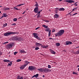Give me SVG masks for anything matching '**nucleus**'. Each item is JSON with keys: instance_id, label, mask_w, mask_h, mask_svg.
I'll use <instances>...</instances> for the list:
<instances>
[{"instance_id": "obj_28", "label": "nucleus", "mask_w": 79, "mask_h": 79, "mask_svg": "<svg viewBox=\"0 0 79 79\" xmlns=\"http://www.w3.org/2000/svg\"><path fill=\"white\" fill-rule=\"evenodd\" d=\"M73 74H76V75H78V74L76 72H73Z\"/></svg>"}, {"instance_id": "obj_43", "label": "nucleus", "mask_w": 79, "mask_h": 79, "mask_svg": "<svg viewBox=\"0 0 79 79\" xmlns=\"http://www.w3.org/2000/svg\"><path fill=\"white\" fill-rule=\"evenodd\" d=\"M8 42H5V43H4V44H8Z\"/></svg>"}, {"instance_id": "obj_62", "label": "nucleus", "mask_w": 79, "mask_h": 79, "mask_svg": "<svg viewBox=\"0 0 79 79\" xmlns=\"http://www.w3.org/2000/svg\"><path fill=\"white\" fill-rule=\"evenodd\" d=\"M3 16H2V17H1L2 19L3 18Z\"/></svg>"}, {"instance_id": "obj_18", "label": "nucleus", "mask_w": 79, "mask_h": 79, "mask_svg": "<svg viewBox=\"0 0 79 79\" xmlns=\"http://www.w3.org/2000/svg\"><path fill=\"white\" fill-rule=\"evenodd\" d=\"M50 52H51V53L52 54H55V52H54L53 50L52 49H50Z\"/></svg>"}, {"instance_id": "obj_58", "label": "nucleus", "mask_w": 79, "mask_h": 79, "mask_svg": "<svg viewBox=\"0 0 79 79\" xmlns=\"http://www.w3.org/2000/svg\"><path fill=\"white\" fill-rule=\"evenodd\" d=\"M43 77H45V76L44 75H43Z\"/></svg>"}, {"instance_id": "obj_26", "label": "nucleus", "mask_w": 79, "mask_h": 79, "mask_svg": "<svg viewBox=\"0 0 79 79\" xmlns=\"http://www.w3.org/2000/svg\"><path fill=\"white\" fill-rule=\"evenodd\" d=\"M25 4V3L24 4H19V5H17V6H21V5H24Z\"/></svg>"}, {"instance_id": "obj_37", "label": "nucleus", "mask_w": 79, "mask_h": 79, "mask_svg": "<svg viewBox=\"0 0 79 79\" xmlns=\"http://www.w3.org/2000/svg\"><path fill=\"white\" fill-rule=\"evenodd\" d=\"M77 13H75V14H73V15H72V16H74V15H77Z\"/></svg>"}, {"instance_id": "obj_34", "label": "nucleus", "mask_w": 79, "mask_h": 79, "mask_svg": "<svg viewBox=\"0 0 79 79\" xmlns=\"http://www.w3.org/2000/svg\"><path fill=\"white\" fill-rule=\"evenodd\" d=\"M3 26H4V27L6 26H7V23H6V24H4Z\"/></svg>"}, {"instance_id": "obj_50", "label": "nucleus", "mask_w": 79, "mask_h": 79, "mask_svg": "<svg viewBox=\"0 0 79 79\" xmlns=\"http://www.w3.org/2000/svg\"><path fill=\"white\" fill-rule=\"evenodd\" d=\"M27 65L25 64H24V65H23V66L24 67H26V66Z\"/></svg>"}, {"instance_id": "obj_49", "label": "nucleus", "mask_w": 79, "mask_h": 79, "mask_svg": "<svg viewBox=\"0 0 79 79\" xmlns=\"http://www.w3.org/2000/svg\"><path fill=\"white\" fill-rule=\"evenodd\" d=\"M41 46V47H42L43 48H44V46L43 45H42V44H41V45H40Z\"/></svg>"}, {"instance_id": "obj_46", "label": "nucleus", "mask_w": 79, "mask_h": 79, "mask_svg": "<svg viewBox=\"0 0 79 79\" xmlns=\"http://www.w3.org/2000/svg\"><path fill=\"white\" fill-rule=\"evenodd\" d=\"M45 22H46V23H49V21H48V20H46L45 21Z\"/></svg>"}, {"instance_id": "obj_42", "label": "nucleus", "mask_w": 79, "mask_h": 79, "mask_svg": "<svg viewBox=\"0 0 79 79\" xmlns=\"http://www.w3.org/2000/svg\"><path fill=\"white\" fill-rule=\"evenodd\" d=\"M74 5L75 6H77V4H74Z\"/></svg>"}, {"instance_id": "obj_48", "label": "nucleus", "mask_w": 79, "mask_h": 79, "mask_svg": "<svg viewBox=\"0 0 79 79\" xmlns=\"http://www.w3.org/2000/svg\"><path fill=\"white\" fill-rule=\"evenodd\" d=\"M25 13H26V11H24L22 13L23 15H24V14Z\"/></svg>"}, {"instance_id": "obj_4", "label": "nucleus", "mask_w": 79, "mask_h": 79, "mask_svg": "<svg viewBox=\"0 0 79 79\" xmlns=\"http://www.w3.org/2000/svg\"><path fill=\"white\" fill-rule=\"evenodd\" d=\"M35 6H36V7L34 9V11L36 13H38V8H39V4H38V3L37 2L35 4Z\"/></svg>"}, {"instance_id": "obj_27", "label": "nucleus", "mask_w": 79, "mask_h": 79, "mask_svg": "<svg viewBox=\"0 0 79 79\" xmlns=\"http://www.w3.org/2000/svg\"><path fill=\"white\" fill-rule=\"evenodd\" d=\"M29 62L27 61L25 62V64H26V65H27V64H29Z\"/></svg>"}, {"instance_id": "obj_7", "label": "nucleus", "mask_w": 79, "mask_h": 79, "mask_svg": "<svg viewBox=\"0 0 79 79\" xmlns=\"http://www.w3.org/2000/svg\"><path fill=\"white\" fill-rule=\"evenodd\" d=\"M45 31H47V32H49L48 36L49 37H50L51 35V30H50V28H49L48 27L47 29H45Z\"/></svg>"}, {"instance_id": "obj_45", "label": "nucleus", "mask_w": 79, "mask_h": 79, "mask_svg": "<svg viewBox=\"0 0 79 79\" xmlns=\"http://www.w3.org/2000/svg\"><path fill=\"white\" fill-rule=\"evenodd\" d=\"M2 55V52H0V56H1Z\"/></svg>"}, {"instance_id": "obj_59", "label": "nucleus", "mask_w": 79, "mask_h": 79, "mask_svg": "<svg viewBox=\"0 0 79 79\" xmlns=\"http://www.w3.org/2000/svg\"><path fill=\"white\" fill-rule=\"evenodd\" d=\"M76 3H77V2H75L74 4H76Z\"/></svg>"}, {"instance_id": "obj_61", "label": "nucleus", "mask_w": 79, "mask_h": 79, "mask_svg": "<svg viewBox=\"0 0 79 79\" xmlns=\"http://www.w3.org/2000/svg\"><path fill=\"white\" fill-rule=\"evenodd\" d=\"M77 7H76V8H74V9H75V10H76V9H77Z\"/></svg>"}, {"instance_id": "obj_31", "label": "nucleus", "mask_w": 79, "mask_h": 79, "mask_svg": "<svg viewBox=\"0 0 79 79\" xmlns=\"http://www.w3.org/2000/svg\"><path fill=\"white\" fill-rule=\"evenodd\" d=\"M39 47H36V48H35V50H39Z\"/></svg>"}, {"instance_id": "obj_52", "label": "nucleus", "mask_w": 79, "mask_h": 79, "mask_svg": "<svg viewBox=\"0 0 79 79\" xmlns=\"http://www.w3.org/2000/svg\"><path fill=\"white\" fill-rule=\"evenodd\" d=\"M43 48H47V47H46L45 46H44Z\"/></svg>"}, {"instance_id": "obj_17", "label": "nucleus", "mask_w": 79, "mask_h": 79, "mask_svg": "<svg viewBox=\"0 0 79 79\" xmlns=\"http://www.w3.org/2000/svg\"><path fill=\"white\" fill-rule=\"evenodd\" d=\"M38 76H39V74H37L35 75H34V76H33L32 77H35L37 78V77H38Z\"/></svg>"}, {"instance_id": "obj_23", "label": "nucleus", "mask_w": 79, "mask_h": 79, "mask_svg": "<svg viewBox=\"0 0 79 79\" xmlns=\"http://www.w3.org/2000/svg\"><path fill=\"white\" fill-rule=\"evenodd\" d=\"M24 68L25 67L23 66V65L20 67V68L21 69H24Z\"/></svg>"}, {"instance_id": "obj_63", "label": "nucleus", "mask_w": 79, "mask_h": 79, "mask_svg": "<svg viewBox=\"0 0 79 79\" xmlns=\"http://www.w3.org/2000/svg\"><path fill=\"white\" fill-rule=\"evenodd\" d=\"M77 67H79V65H78V66H77Z\"/></svg>"}, {"instance_id": "obj_51", "label": "nucleus", "mask_w": 79, "mask_h": 79, "mask_svg": "<svg viewBox=\"0 0 79 79\" xmlns=\"http://www.w3.org/2000/svg\"><path fill=\"white\" fill-rule=\"evenodd\" d=\"M76 9H75L74 8L73 9V10H72V11H74V10H76Z\"/></svg>"}, {"instance_id": "obj_36", "label": "nucleus", "mask_w": 79, "mask_h": 79, "mask_svg": "<svg viewBox=\"0 0 79 79\" xmlns=\"http://www.w3.org/2000/svg\"><path fill=\"white\" fill-rule=\"evenodd\" d=\"M18 53V52H15L14 53V54L15 55H16V54H17Z\"/></svg>"}, {"instance_id": "obj_14", "label": "nucleus", "mask_w": 79, "mask_h": 79, "mask_svg": "<svg viewBox=\"0 0 79 79\" xmlns=\"http://www.w3.org/2000/svg\"><path fill=\"white\" fill-rule=\"evenodd\" d=\"M20 52L21 53H26L24 50H20Z\"/></svg>"}, {"instance_id": "obj_13", "label": "nucleus", "mask_w": 79, "mask_h": 79, "mask_svg": "<svg viewBox=\"0 0 79 79\" xmlns=\"http://www.w3.org/2000/svg\"><path fill=\"white\" fill-rule=\"evenodd\" d=\"M54 18H59V15L58 14H55L54 15Z\"/></svg>"}, {"instance_id": "obj_57", "label": "nucleus", "mask_w": 79, "mask_h": 79, "mask_svg": "<svg viewBox=\"0 0 79 79\" xmlns=\"http://www.w3.org/2000/svg\"><path fill=\"white\" fill-rule=\"evenodd\" d=\"M70 16H72V15H71V14H70Z\"/></svg>"}, {"instance_id": "obj_32", "label": "nucleus", "mask_w": 79, "mask_h": 79, "mask_svg": "<svg viewBox=\"0 0 79 79\" xmlns=\"http://www.w3.org/2000/svg\"><path fill=\"white\" fill-rule=\"evenodd\" d=\"M14 9H15V10H20V9H18V8H17L16 7H14Z\"/></svg>"}, {"instance_id": "obj_11", "label": "nucleus", "mask_w": 79, "mask_h": 79, "mask_svg": "<svg viewBox=\"0 0 79 79\" xmlns=\"http://www.w3.org/2000/svg\"><path fill=\"white\" fill-rule=\"evenodd\" d=\"M35 45L36 46V47H40V45H42V44H40L39 43H36L35 44Z\"/></svg>"}, {"instance_id": "obj_8", "label": "nucleus", "mask_w": 79, "mask_h": 79, "mask_svg": "<svg viewBox=\"0 0 79 79\" xmlns=\"http://www.w3.org/2000/svg\"><path fill=\"white\" fill-rule=\"evenodd\" d=\"M73 0H64V2H67V3H75V2L73 1Z\"/></svg>"}, {"instance_id": "obj_53", "label": "nucleus", "mask_w": 79, "mask_h": 79, "mask_svg": "<svg viewBox=\"0 0 79 79\" xmlns=\"http://www.w3.org/2000/svg\"><path fill=\"white\" fill-rule=\"evenodd\" d=\"M77 52H78V54H79V50L77 51Z\"/></svg>"}, {"instance_id": "obj_10", "label": "nucleus", "mask_w": 79, "mask_h": 79, "mask_svg": "<svg viewBox=\"0 0 79 79\" xmlns=\"http://www.w3.org/2000/svg\"><path fill=\"white\" fill-rule=\"evenodd\" d=\"M72 42L70 41H67L65 42V45H71L72 44Z\"/></svg>"}, {"instance_id": "obj_15", "label": "nucleus", "mask_w": 79, "mask_h": 79, "mask_svg": "<svg viewBox=\"0 0 79 79\" xmlns=\"http://www.w3.org/2000/svg\"><path fill=\"white\" fill-rule=\"evenodd\" d=\"M37 70L38 71H39L40 72H43V69L42 68H40V69H38Z\"/></svg>"}, {"instance_id": "obj_9", "label": "nucleus", "mask_w": 79, "mask_h": 79, "mask_svg": "<svg viewBox=\"0 0 79 79\" xmlns=\"http://www.w3.org/2000/svg\"><path fill=\"white\" fill-rule=\"evenodd\" d=\"M14 44H9L7 45V47L8 48H12V47L13 46Z\"/></svg>"}, {"instance_id": "obj_44", "label": "nucleus", "mask_w": 79, "mask_h": 79, "mask_svg": "<svg viewBox=\"0 0 79 79\" xmlns=\"http://www.w3.org/2000/svg\"><path fill=\"white\" fill-rule=\"evenodd\" d=\"M8 65L7 66H11V64H10V63L8 64Z\"/></svg>"}, {"instance_id": "obj_19", "label": "nucleus", "mask_w": 79, "mask_h": 79, "mask_svg": "<svg viewBox=\"0 0 79 79\" xmlns=\"http://www.w3.org/2000/svg\"><path fill=\"white\" fill-rule=\"evenodd\" d=\"M3 17L5 18H6V17L7 16V15H6V13H4L3 14Z\"/></svg>"}, {"instance_id": "obj_2", "label": "nucleus", "mask_w": 79, "mask_h": 79, "mask_svg": "<svg viewBox=\"0 0 79 79\" xmlns=\"http://www.w3.org/2000/svg\"><path fill=\"white\" fill-rule=\"evenodd\" d=\"M19 33L17 32H7L6 33L4 34V36H8L11 34H19Z\"/></svg>"}, {"instance_id": "obj_22", "label": "nucleus", "mask_w": 79, "mask_h": 79, "mask_svg": "<svg viewBox=\"0 0 79 79\" xmlns=\"http://www.w3.org/2000/svg\"><path fill=\"white\" fill-rule=\"evenodd\" d=\"M4 8L5 11H6V10H10V9L9 8L4 7Z\"/></svg>"}, {"instance_id": "obj_38", "label": "nucleus", "mask_w": 79, "mask_h": 79, "mask_svg": "<svg viewBox=\"0 0 79 79\" xmlns=\"http://www.w3.org/2000/svg\"><path fill=\"white\" fill-rule=\"evenodd\" d=\"M40 27H37L36 28H35V30H37V29H39L40 28Z\"/></svg>"}, {"instance_id": "obj_35", "label": "nucleus", "mask_w": 79, "mask_h": 79, "mask_svg": "<svg viewBox=\"0 0 79 79\" xmlns=\"http://www.w3.org/2000/svg\"><path fill=\"white\" fill-rule=\"evenodd\" d=\"M48 68H49V69L51 68V66L50 65H48Z\"/></svg>"}, {"instance_id": "obj_5", "label": "nucleus", "mask_w": 79, "mask_h": 79, "mask_svg": "<svg viewBox=\"0 0 79 79\" xmlns=\"http://www.w3.org/2000/svg\"><path fill=\"white\" fill-rule=\"evenodd\" d=\"M33 35L34 37L36 38V39H37L38 40H42V39H40V38L39 37L37 36V33H33Z\"/></svg>"}, {"instance_id": "obj_41", "label": "nucleus", "mask_w": 79, "mask_h": 79, "mask_svg": "<svg viewBox=\"0 0 79 79\" xmlns=\"http://www.w3.org/2000/svg\"><path fill=\"white\" fill-rule=\"evenodd\" d=\"M10 63V64H11V65H12V61H10V62H9Z\"/></svg>"}, {"instance_id": "obj_21", "label": "nucleus", "mask_w": 79, "mask_h": 79, "mask_svg": "<svg viewBox=\"0 0 79 79\" xmlns=\"http://www.w3.org/2000/svg\"><path fill=\"white\" fill-rule=\"evenodd\" d=\"M42 26L46 29L48 28V26H46L45 25H42Z\"/></svg>"}, {"instance_id": "obj_25", "label": "nucleus", "mask_w": 79, "mask_h": 79, "mask_svg": "<svg viewBox=\"0 0 79 79\" xmlns=\"http://www.w3.org/2000/svg\"><path fill=\"white\" fill-rule=\"evenodd\" d=\"M51 71H52V70H51L47 69V72H48V73H49V72H51Z\"/></svg>"}, {"instance_id": "obj_20", "label": "nucleus", "mask_w": 79, "mask_h": 79, "mask_svg": "<svg viewBox=\"0 0 79 79\" xmlns=\"http://www.w3.org/2000/svg\"><path fill=\"white\" fill-rule=\"evenodd\" d=\"M64 8H60L59 9V11H64Z\"/></svg>"}, {"instance_id": "obj_24", "label": "nucleus", "mask_w": 79, "mask_h": 79, "mask_svg": "<svg viewBox=\"0 0 79 79\" xmlns=\"http://www.w3.org/2000/svg\"><path fill=\"white\" fill-rule=\"evenodd\" d=\"M56 46H58V47H59L60 45V44L58 43H57L56 44Z\"/></svg>"}, {"instance_id": "obj_40", "label": "nucleus", "mask_w": 79, "mask_h": 79, "mask_svg": "<svg viewBox=\"0 0 79 79\" xmlns=\"http://www.w3.org/2000/svg\"><path fill=\"white\" fill-rule=\"evenodd\" d=\"M12 26H16V23H13L12 24Z\"/></svg>"}, {"instance_id": "obj_3", "label": "nucleus", "mask_w": 79, "mask_h": 79, "mask_svg": "<svg viewBox=\"0 0 79 79\" xmlns=\"http://www.w3.org/2000/svg\"><path fill=\"white\" fill-rule=\"evenodd\" d=\"M13 40H19V41H21V40H23V39L21 37H19L18 36H15L13 37Z\"/></svg>"}, {"instance_id": "obj_47", "label": "nucleus", "mask_w": 79, "mask_h": 79, "mask_svg": "<svg viewBox=\"0 0 79 79\" xmlns=\"http://www.w3.org/2000/svg\"><path fill=\"white\" fill-rule=\"evenodd\" d=\"M40 11H39L38 13V14L36 15H38V14H40Z\"/></svg>"}, {"instance_id": "obj_12", "label": "nucleus", "mask_w": 79, "mask_h": 79, "mask_svg": "<svg viewBox=\"0 0 79 79\" xmlns=\"http://www.w3.org/2000/svg\"><path fill=\"white\" fill-rule=\"evenodd\" d=\"M3 60L4 62H5L6 63H9V62H10V60H8L5 59Z\"/></svg>"}, {"instance_id": "obj_30", "label": "nucleus", "mask_w": 79, "mask_h": 79, "mask_svg": "<svg viewBox=\"0 0 79 79\" xmlns=\"http://www.w3.org/2000/svg\"><path fill=\"white\" fill-rule=\"evenodd\" d=\"M17 18H14L13 19V20L14 21H17Z\"/></svg>"}, {"instance_id": "obj_54", "label": "nucleus", "mask_w": 79, "mask_h": 79, "mask_svg": "<svg viewBox=\"0 0 79 79\" xmlns=\"http://www.w3.org/2000/svg\"><path fill=\"white\" fill-rule=\"evenodd\" d=\"M24 79H27V77H26L24 78Z\"/></svg>"}, {"instance_id": "obj_64", "label": "nucleus", "mask_w": 79, "mask_h": 79, "mask_svg": "<svg viewBox=\"0 0 79 79\" xmlns=\"http://www.w3.org/2000/svg\"><path fill=\"white\" fill-rule=\"evenodd\" d=\"M78 71H79V68H78Z\"/></svg>"}, {"instance_id": "obj_1", "label": "nucleus", "mask_w": 79, "mask_h": 79, "mask_svg": "<svg viewBox=\"0 0 79 79\" xmlns=\"http://www.w3.org/2000/svg\"><path fill=\"white\" fill-rule=\"evenodd\" d=\"M64 30H61L57 33L55 34L56 37H57V36L58 37L61 36L64 34Z\"/></svg>"}, {"instance_id": "obj_16", "label": "nucleus", "mask_w": 79, "mask_h": 79, "mask_svg": "<svg viewBox=\"0 0 79 79\" xmlns=\"http://www.w3.org/2000/svg\"><path fill=\"white\" fill-rule=\"evenodd\" d=\"M47 69L45 68L43 69V72H44V73H47Z\"/></svg>"}, {"instance_id": "obj_55", "label": "nucleus", "mask_w": 79, "mask_h": 79, "mask_svg": "<svg viewBox=\"0 0 79 79\" xmlns=\"http://www.w3.org/2000/svg\"><path fill=\"white\" fill-rule=\"evenodd\" d=\"M49 39H53V40H54V39H53L52 38H49Z\"/></svg>"}, {"instance_id": "obj_56", "label": "nucleus", "mask_w": 79, "mask_h": 79, "mask_svg": "<svg viewBox=\"0 0 79 79\" xmlns=\"http://www.w3.org/2000/svg\"><path fill=\"white\" fill-rule=\"evenodd\" d=\"M77 41L76 40H74V41H73V42H76Z\"/></svg>"}, {"instance_id": "obj_60", "label": "nucleus", "mask_w": 79, "mask_h": 79, "mask_svg": "<svg viewBox=\"0 0 79 79\" xmlns=\"http://www.w3.org/2000/svg\"><path fill=\"white\" fill-rule=\"evenodd\" d=\"M62 0H58L59 1H60V2H61V1H62Z\"/></svg>"}, {"instance_id": "obj_33", "label": "nucleus", "mask_w": 79, "mask_h": 79, "mask_svg": "<svg viewBox=\"0 0 79 79\" xmlns=\"http://www.w3.org/2000/svg\"><path fill=\"white\" fill-rule=\"evenodd\" d=\"M40 14H38V15L37 18H40Z\"/></svg>"}, {"instance_id": "obj_29", "label": "nucleus", "mask_w": 79, "mask_h": 79, "mask_svg": "<svg viewBox=\"0 0 79 79\" xmlns=\"http://www.w3.org/2000/svg\"><path fill=\"white\" fill-rule=\"evenodd\" d=\"M17 62H19L20 61H21V59H18L16 60Z\"/></svg>"}, {"instance_id": "obj_39", "label": "nucleus", "mask_w": 79, "mask_h": 79, "mask_svg": "<svg viewBox=\"0 0 79 79\" xmlns=\"http://www.w3.org/2000/svg\"><path fill=\"white\" fill-rule=\"evenodd\" d=\"M55 32V30L53 29L52 31V32Z\"/></svg>"}, {"instance_id": "obj_6", "label": "nucleus", "mask_w": 79, "mask_h": 79, "mask_svg": "<svg viewBox=\"0 0 79 79\" xmlns=\"http://www.w3.org/2000/svg\"><path fill=\"white\" fill-rule=\"evenodd\" d=\"M36 69V67L34 66H29L28 67V69L30 70V71H33V70H35Z\"/></svg>"}]
</instances>
